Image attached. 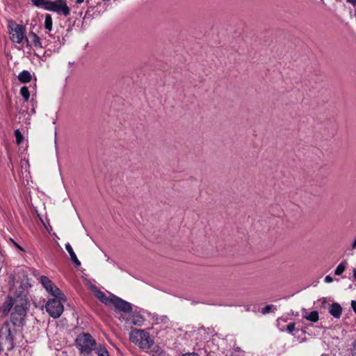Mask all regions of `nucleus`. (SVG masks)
<instances>
[{"label":"nucleus","mask_w":356,"mask_h":356,"mask_svg":"<svg viewBox=\"0 0 356 356\" xmlns=\"http://www.w3.org/2000/svg\"><path fill=\"white\" fill-rule=\"evenodd\" d=\"M4 313L11 312L10 321L15 327H22L26 323V318L29 310L30 302L23 291H15L13 296H8L4 304Z\"/></svg>","instance_id":"nucleus-1"},{"label":"nucleus","mask_w":356,"mask_h":356,"mask_svg":"<svg viewBox=\"0 0 356 356\" xmlns=\"http://www.w3.org/2000/svg\"><path fill=\"white\" fill-rule=\"evenodd\" d=\"M26 40L27 44H28L29 43V40L26 38Z\"/></svg>","instance_id":"nucleus-36"},{"label":"nucleus","mask_w":356,"mask_h":356,"mask_svg":"<svg viewBox=\"0 0 356 356\" xmlns=\"http://www.w3.org/2000/svg\"><path fill=\"white\" fill-rule=\"evenodd\" d=\"M47 10L55 12L58 14L63 15L65 17L68 16L70 13V9L67 6L65 0L50 1L49 6L47 8Z\"/></svg>","instance_id":"nucleus-7"},{"label":"nucleus","mask_w":356,"mask_h":356,"mask_svg":"<svg viewBox=\"0 0 356 356\" xmlns=\"http://www.w3.org/2000/svg\"><path fill=\"white\" fill-rule=\"evenodd\" d=\"M295 325L296 324L294 323H291L286 326V331L289 333H292L295 330Z\"/></svg>","instance_id":"nucleus-25"},{"label":"nucleus","mask_w":356,"mask_h":356,"mask_svg":"<svg viewBox=\"0 0 356 356\" xmlns=\"http://www.w3.org/2000/svg\"><path fill=\"white\" fill-rule=\"evenodd\" d=\"M330 313L334 317L339 318L341 315L342 308L338 303H333L330 308Z\"/></svg>","instance_id":"nucleus-13"},{"label":"nucleus","mask_w":356,"mask_h":356,"mask_svg":"<svg viewBox=\"0 0 356 356\" xmlns=\"http://www.w3.org/2000/svg\"><path fill=\"white\" fill-rule=\"evenodd\" d=\"M347 2L351 3L353 6H356V0H346Z\"/></svg>","instance_id":"nucleus-30"},{"label":"nucleus","mask_w":356,"mask_h":356,"mask_svg":"<svg viewBox=\"0 0 356 356\" xmlns=\"http://www.w3.org/2000/svg\"><path fill=\"white\" fill-rule=\"evenodd\" d=\"M94 292L95 297L102 302L105 304L106 306H111V299H113V296H114V294H110L108 296H106L103 291L98 289H96Z\"/></svg>","instance_id":"nucleus-12"},{"label":"nucleus","mask_w":356,"mask_h":356,"mask_svg":"<svg viewBox=\"0 0 356 356\" xmlns=\"http://www.w3.org/2000/svg\"><path fill=\"white\" fill-rule=\"evenodd\" d=\"M352 248L353 249H355L356 248V238L355 239V241H353V244H352Z\"/></svg>","instance_id":"nucleus-32"},{"label":"nucleus","mask_w":356,"mask_h":356,"mask_svg":"<svg viewBox=\"0 0 356 356\" xmlns=\"http://www.w3.org/2000/svg\"><path fill=\"white\" fill-rule=\"evenodd\" d=\"M40 281L49 293L57 298L65 300L64 293L51 282V280H49L48 277L42 275L40 277Z\"/></svg>","instance_id":"nucleus-6"},{"label":"nucleus","mask_w":356,"mask_h":356,"mask_svg":"<svg viewBox=\"0 0 356 356\" xmlns=\"http://www.w3.org/2000/svg\"><path fill=\"white\" fill-rule=\"evenodd\" d=\"M49 0H32L33 4L38 8H43L44 10H47V8L49 3Z\"/></svg>","instance_id":"nucleus-19"},{"label":"nucleus","mask_w":356,"mask_h":356,"mask_svg":"<svg viewBox=\"0 0 356 356\" xmlns=\"http://www.w3.org/2000/svg\"><path fill=\"white\" fill-rule=\"evenodd\" d=\"M59 298H52L47 301L45 305L46 311L54 318L60 316L63 312V305Z\"/></svg>","instance_id":"nucleus-4"},{"label":"nucleus","mask_w":356,"mask_h":356,"mask_svg":"<svg viewBox=\"0 0 356 356\" xmlns=\"http://www.w3.org/2000/svg\"><path fill=\"white\" fill-rule=\"evenodd\" d=\"M65 249L67 251V252L69 253L71 260L74 263V264L76 266H79L81 265V262L78 259L76 254L74 253V252L72 249V247L71 246V245L70 243H67L65 245Z\"/></svg>","instance_id":"nucleus-14"},{"label":"nucleus","mask_w":356,"mask_h":356,"mask_svg":"<svg viewBox=\"0 0 356 356\" xmlns=\"http://www.w3.org/2000/svg\"><path fill=\"white\" fill-rule=\"evenodd\" d=\"M182 356H199L198 354L195 353H186V354H184Z\"/></svg>","instance_id":"nucleus-28"},{"label":"nucleus","mask_w":356,"mask_h":356,"mask_svg":"<svg viewBox=\"0 0 356 356\" xmlns=\"http://www.w3.org/2000/svg\"><path fill=\"white\" fill-rule=\"evenodd\" d=\"M129 316L127 318V323L131 325L141 326L143 324V317L137 313H128Z\"/></svg>","instance_id":"nucleus-11"},{"label":"nucleus","mask_w":356,"mask_h":356,"mask_svg":"<svg viewBox=\"0 0 356 356\" xmlns=\"http://www.w3.org/2000/svg\"><path fill=\"white\" fill-rule=\"evenodd\" d=\"M83 2V0H75L76 4H81Z\"/></svg>","instance_id":"nucleus-34"},{"label":"nucleus","mask_w":356,"mask_h":356,"mask_svg":"<svg viewBox=\"0 0 356 356\" xmlns=\"http://www.w3.org/2000/svg\"><path fill=\"white\" fill-rule=\"evenodd\" d=\"M20 94L23 97L25 102H27L30 97V93L28 87L23 86L20 89Z\"/></svg>","instance_id":"nucleus-22"},{"label":"nucleus","mask_w":356,"mask_h":356,"mask_svg":"<svg viewBox=\"0 0 356 356\" xmlns=\"http://www.w3.org/2000/svg\"><path fill=\"white\" fill-rule=\"evenodd\" d=\"M29 36L32 38V44L34 47L37 48H42L43 47L40 37L36 33L31 32Z\"/></svg>","instance_id":"nucleus-17"},{"label":"nucleus","mask_w":356,"mask_h":356,"mask_svg":"<svg viewBox=\"0 0 356 356\" xmlns=\"http://www.w3.org/2000/svg\"><path fill=\"white\" fill-rule=\"evenodd\" d=\"M19 284H20V287H22L23 286H25V284H24L22 282H20Z\"/></svg>","instance_id":"nucleus-35"},{"label":"nucleus","mask_w":356,"mask_h":356,"mask_svg":"<svg viewBox=\"0 0 356 356\" xmlns=\"http://www.w3.org/2000/svg\"><path fill=\"white\" fill-rule=\"evenodd\" d=\"M15 136L16 138L17 143L20 144L24 138L23 135L21 134V132L18 129H17L15 131Z\"/></svg>","instance_id":"nucleus-23"},{"label":"nucleus","mask_w":356,"mask_h":356,"mask_svg":"<svg viewBox=\"0 0 356 356\" xmlns=\"http://www.w3.org/2000/svg\"><path fill=\"white\" fill-rule=\"evenodd\" d=\"M353 355L356 356V343L353 346Z\"/></svg>","instance_id":"nucleus-31"},{"label":"nucleus","mask_w":356,"mask_h":356,"mask_svg":"<svg viewBox=\"0 0 356 356\" xmlns=\"http://www.w3.org/2000/svg\"><path fill=\"white\" fill-rule=\"evenodd\" d=\"M111 305H113L116 309L125 314L131 313L132 311V306L131 303L122 300L115 295L113 296Z\"/></svg>","instance_id":"nucleus-10"},{"label":"nucleus","mask_w":356,"mask_h":356,"mask_svg":"<svg viewBox=\"0 0 356 356\" xmlns=\"http://www.w3.org/2000/svg\"><path fill=\"white\" fill-rule=\"evenodd\" d=\"M11 241H13V243H14V245H15V247H17L19 250H22V251H24V249L20 246L17 243H16L14 241H13L11 239Z\"/></svg>","instance_id":"nucleus-29"},{"label":"nucleus","mask_w":356,"mask_h":356,"mask_svg":"<svg viewBox=\"0 0 356 356\" xmlns=\"http://www.w3.org/2000/svg\"><path fill=\"white\" fill-rule=\"evenodd\" d=\"M353 277H354V280H356V268H354L353 270Z\"/></svg>","instance_id":"nucleus-33"},{"label":"nucleus","mask_w":356,"mask_h":356,"mask_svg":"<svg viewBox=\"0 0 356 356\" xmlns=\"http://www.w3.org/2000/svg\"><path fill=\"white\" fill-rule=\"evenodd\" d=\"M129 340L142 349H149L153 343L149 333L143 330H133L129 333Z\"/></svg>","instance_id":"nucleus-3"},{"label":"nucleus","mask_w":356,"mask_h":356,"mask_svg":"<svg viewBox=\"0 0 356 356\" xmlns=\"http://www.w3.org/2000/svg\"><path fill=\"white\" fill-rule=\"evenodd\" d=\"M346 268V261H342L336 268V269L334 270V274L336 275H341L344 272Z\"/></svg>","instance_id":"nucleus-20"},{"label":"nucleus","mask_w":356,"mask_h":356,"mask_svg":"<svg viewBox=\"0 0 356 356\" xmlns=\"http://www.w3.org/2000/svg\"><path fill=\"white\" fill-rule=\"evenodd\" d=\"M351 307H352L354 312L356 314V301L355 300L351 301Z\"/></svg>","instance_id":"nucleus-27"},{"label":"nucleus","mask_w":356,"mask_h":356,"mask_svg":"<svg viewBox=\"0 0 356 356\" xmlns=\"http://www.w3.org/2000/svg\"><path fill=\"white\" fill-rule=\"evenodd\" d=\"M32 76L28 70H23L18 75V79L21 83H29L31 81Z\"/></svg>","instance_id":"nucleus-15"},{"label":"nucleus","mask_w":356,"mask_h":356,"mask_svg":"<svg viewBox=\"0 0 356 356\" xmlns=\"http://www.w3.org/2000/svg\"><path fill=\"white\" fill-rule=\"evenodd\" d=\"M303 318L311 322L316 323L318 321L319 316L318 312L312 311L303 314Z\"/></svg>","instance_id":"nucleus-16"},{"label":"nucleus","mask_w":356,"mask_h":356,"mask_svg":"<svg viewBox=\"0 0 356 356\" xmlns=\"http://www.w3.org/2000/svg\"><path fill=\"white\" fill-rule=\"evenodd\" d=\"M273 307H274V306L272 305H266V307H264L261 309V313L263 314H266L269 313L270 311L271 310V309Z\"/></svg>","instance_id":"nucleus-24"},{"label":"nucleus","mask_w":356,"mask_h":356,"mask_svg":"<svg viewBox=\"0 0 356 356\" xmlns=\"http://www.w3.org/2000/svg\"><path fill=\"white\" fill-rule=\"evenodd\" d=\"M95 351L97 356H110L106 347L101 343H99Z\"/></svg>","instance_id":"nucleus-18"},{"label":"nucleus","mask_w":356,"mask_h":356,"mask_svg":"<svg viewBox=\"0 0 356 356\" xmlns=\"http://www.w3.org/2000/svg\"><path fill=\"white\" fill-rule=\"evenodd\" d=\"M99 343L88 333H82L76 339V346L81 356H93L92 352L96 350Z\"/></svg>","instance_id":"nucleus-2"},{"label":"nucleus","mask_w":356,"mask_h":356,"mask_svg":"<svg viewBox=\"0 0 356 356\" xmlns=\"http://www.w3.org/2000/svg\"><path fill=\"white\" fill-rule=\"evenodd\" d=\"M10 40L15 43H21L24 38V28L22 25L17 24L10 21L8 23Z\"/></svg>","instance_id":"nucleus-5"},{"label":"nucleus","mask_w":356,"mask_h":356,"mask_svg":"<svg viewBox=\"0 0 356 356\" xmlns=\"http://www.w3.org/2000/svg\"><path fill=\"white\" fill-rule=\"evenodd\" d=\"M52 26H53V21L51 15L49 14H46L44 17V27L47 30V33L48 35L54 39V47L55 48H59L63 43L61 42L60 40V37L58 35L56 36L51 33V31L52 30Z\"/></svg>","instance_id":"nucleus-9"},{"label":"nucleus","mask_w":356,"mask_h":356,"mask_svg":"<svg viewBox=\"0 0 356 356\" xmlns=\"http://www.w3.org/2000/svg\"><path fill=\"white\" fill-rule=\"evenodd\" d=\"M333 280H334L333 277L330 275H327L325 277V282L326 283H331L333 282Z\"/></svg>","instance_id":"nucleus-26"},{"label":"nucleus","mask_w":356,"mask_h":356,"mask_svg":"<svg viewBox=\"0 0 356 356\" xmlns=\"http://www.w3.org/2000/svg\"><path fill=\"white\" fill-rule=\"evenodd\" d=\"M0 337L5 340L6 343L8 345V349H13L14 348V334L11 330L10 324L9 322L6 321L3 323L1 330Z\"/></svg>","instance_id":"nucleus-8"},{"label":"nucleus","mask_w":356,"mask_h":356,"mask_svg":"<svg viewBox=\"0 0 356 356\" xmlns=\"http://www.w3.org/2000/svg\"><path fill=\"white\" fill-rule=\"evenodd\" d=\"M152 356H165V351L159 346H154L152 350Z\"/></svg>","instance_id":"nucleus-21"}]
</instances>
